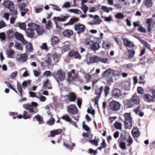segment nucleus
I'll return each instance as SVG.
<instances>
[{"label":"nucleus","mask_w":155,"mask_h":155,"mask_svg":"<svg viewBox=\"0 0 155 155\" xmlns=\"http://www.w3.org/2000/svg\"><path fill=\"white\" fill-rule=\"evenodd\" d=\"M40 48L42 49L45 50H48V47L46 43H43L41 46Z\"/></svg>","instance_id":"obj_58"},{"label":"nucleus","mask_w":155,"mask_h":155,"mask_svg":"<svg viewBox=\"0 0 155 155\" xmlns=\"http://www.w3.org/2000/svg\"><path fill=\"white\" fill-rule=\"evenodd\" d=\"M59 40V38L58 37L55 36L52 37L51 39L52 45H56L58 42Z\"/></svg>","instance_id":"obj_30"},{"label":"nucleus","mask_w":155,"mask_h":155,"mask_svg":"<svg viewBox=\"0 0 155 155\" xmlns=\"http://www.w3.org/2000/svg\"><path fill=\"white\" fill-rule=\"evenodd\" d=\"M61 118H62L66 121L71 122V119L67 115H64L61 117Z\"/></svg>","instance_id":"obj_44"},{"label":"nucleus","mask_w":155,"mask_h":155,"mask_svg":"<svg viewBox=\"0 0 155 155\" xmlns=\"http://www.w3.org/2000/svg\"><path fill=\"white\" fill-rule=\"evenodd\" d=\"M34 118H35L37 121L39 122V124L43 123V119L39 114H38Z\"/></svg>","instance_id":"obj_37"},{"label":"nucleus","mask_w":155,"mask_h":155,"mask_svg":"<svg viewBox=\"0 0 155 155\" xmlns=\"http://www.w3.org/2000/svg\"><path fill=\"white\" fill-rule=\"evenodd\" d=\"M51 54L50 53H48L47 55L45 60V62L48 64V65H50L51 62Z\"/></svg>","instance_id":"obj_33"},{"label":"nucleus","mask_w":155,"mask_h":155,"mask_svg":"<svg viewBox=\"0 0 155 155\" xmlns=\"http://www.w3.org/2000/svg\"><path fill=\"white\" fill-rule=\"evenodd\" d=\"M68 97L70 101L74 102L77 98L76 94L74 92L70 93L68 95Z\"/></svg>","instance_id":"obj_23"},{"label":"nucleus","mask_w":155,"mask_h":155,"mask_svg":"<svg viewBox=\"0 0 155 155\" xmlns=\"http://www.w3.org/2000/svg\"><path fill=\"white\" fill-rule=\"evenodd\" d=\"M128 53V57L129 59H131L132 58L135 54V51L133 50L129 49L127 50Z\"/></svg>","instance_id":"obj_32"},{"label":"nucleus","mask_w":155,"mask_h":155,"mask_svg":"<svg viewBox=\"0 0 155 155\" xmlns=\"http://www.w3.org/2000/svg\"><path fill=\"white\" fill-rule=\"evenodd\" d=\"M117 19H123L124 17V15L121 12L117 13L115 16Z\"/></svg>","instance_id":"obj_49"},{"label":"nucleus","mask_w":155,"mask_h":155,"mask_svg":"<svg viewBox=\"0 0 155 155\" xmlns=\"http://www.w3.org/2000/svg\"><path fill=\"white\" fill-rule=\"evenodd\" d=\"M122 40L124 45L125 47L132 48L134 46L133 42L128 40L127 38H123Z\"/></svg>","instance_id":"obj_15"},{"label":"nucleus","mask_w":155,"mask_h":155,"mask_svg":"<svg viewBox=\"0 0 155 155\" xmlns=\"http://www.w3.org/2000/svg\"><path fill=\"white\" fill-rule=\"evenodd\" d=\"M62 131V129H61L52 130L50 132V136L51 137H54L55 135L60 134Z\"/></svg>","instance_id":"obj_20"},{"label":"nucleus","mask_w":155,"mask_h":155,"mask_svg":"<svg viewBox=\"0 0 155 155\" xmlns=\"http://www.w3.org/2000/svg\"><path fill=\"white\" fill-rule=\"evenodd\" d=\"M132 133L134 137H138L140 136V132L137 128H134L132 131Z\"/></svg>","instance_id":"obj_24"},{"label":"nucleus","mask_w":155,"mask_h":155,"mask_svg":"<svg viewBox=\"0 0 155 155\" xmlns=\"http://www.w3.org/2000/svg\"><path fill=\"white\" fill-rule=\"evenodd\" d=\"M11 12V15L12 17H15L17 16V15L18 14V12L17 10H12L11 9V11H10Z\"/></svg>","instance_id":"obj_62"},{"label":"nucleus","mask_w":155,"mask_h":155,"mask_svg":"<svg viewBox=\"0 0 155 155\" xmlns=\"http://www.w3.org/2000/svg\"><path fill=\"white\" fill-rule=\"evenodd\" d=\"M15 54L14 51L12 50H8L6 52L8 57L9 58H13V56Z\"/></svg>","instance_id":"obj_35"},{"label":"nucleus","mask_w":155,"mask_h":155,"mask_svg":"<svg viewBox=\"0 0 155 155\" xmlns=\"http://www.w3.org/2000/svg\"><path fill=\"white\" fill-rule=\"evenodd\" d=\"M81 8L83 10L84 13L85 14L86 13L88 8V7L86 5H82Z\"/></svg>","instance_id":"obj_55"},{"label":"nucleus","mask_w":155,"mask_h":155,"mask_svg":"<svg viewBox=\"0 0 155 155\" xmlns=\"http://www.w3.org/2000/svg\"><path fill=\"white\" fill-rule=\"evenodd\" d=\"M126 141L128 143L127 145L128 146H130L133 142V140L130 135L129 136L128 138L126 140Z\"/></svg>","instance_id":"obj_53"},{"label":"nucleus","mask_w":155,"mask_h":155,"mask_svg":"<svg viewBox=\"0 0 155 155\" xmlns=\"http://www.w3.org/2000/svg\"><path fill=\"white\" fill-rule=\"evenodd\" d=\"M153 97L149 94H145L144 96V99L146 102H151L153 101Z\"/></svg>","instance_id":"obj_22"},{"label":"nucleus","mask_w":155,"mask_h":155,"mask_svg":"<svg viewBox=\"0 0 155 155\" xmlns=\"http://www.w3.org/2000/svg\"><path fill=\"white\" fill-rule=\"evenodd\" d=\"M31 82V81L30 80L24 81L22 83V86L23 88L25 89L28 85H30Z\"/></svg>","instance_id":"obj_43"},{"label":"nucleus","mask_w":155,"mask_h":155,"mask_svg":"<svg viewBox=\"0 0 155 155\" xmlns=\"http://www.w3.org/2000/svg\"><path fill=\"white\" fill-rule=\"evenodd\" d=\"M124 121L125 127L126 129H131L132 127L133 119L130 113H125L124 114Z\"/></svg>","instance_id":"obj_4"},{"label":"nucleus","mask_w":155,"mask_h":155,"mask_svg":"<svg viewBox=\"0 0 155 155\" xmlns=\"http://www.w3.org/2000/svg\"><path fill=\"white\" fill-rule=\"evenodd\" d=\"M25 5L24 3H23L19 5V8L21 11H25L28 12V8H25Z\"/></svg>","instance_id":"obj_38"},{"label":"nucleus","mask_w":155,"mask_h":155,"mask_svg":"<svg viewBox=\"0 0 155 155\" xmlns=\"http://www.w3.org/2000/svg\"><path fill=\"white\" fill-rule=\"evenodd\" d=\"M55 120L53 117L51 118L47 121V123L50 125H52L54 124Z\"/></svg>","instance_id":"obj_52"},{"label":"nucleus","mask_w":155,"mask_h":155,"mask_svg":"<svg viewBox=\"0 0 155 155\" xmlns=\"http://www.w3.org/2000/svg\"><path fill=\"white\" fill-rule=\"evenodd\" d=\"M102 46L103 48L106 49H108L111 46V44L109 42L104 41L103 43Z\"/></svg>","instance_id":"obj_36"},{"label":"nucleus","mask_w":155,"mask_h":155,"mask_svg":"<svg viewBox=\"0 0 155 155\" xmlns=\"http://www.w3.org/2000/svg\"><path fill=\"white\" fill-rule=\"evenodd\" d=\"M67 74L68 76L67 78V80L68 82L70 84L77 76L75 73V71L74 69H72L71 71L68 72Z\"/></svg>","instance_id":"obj_7"},{"label":"nucleus","mask_w":155,"mask_h":155,"mask_svg":"<svg viewBox=\"0 0 155 155\" xmlns=\"http://www.w3.org/2000/svg\"><path fill=\"white\" fill-rule=\"evenodd\" d=\"M7 37L9 39L13 38L15 37V33L12 30H9L7 32Z\"/></svg>","instance_id":"obj_27"},{"label":"nucleus","mask_w":155,"mask_h":155,"mask_svg":"<svg viewBox=\"0 0 155 155\" xmlns=\"http://www.w3.org/2000/svg\"><path fill=\"white\" fill-rule=\"evenodd\" d=\"M79 19L78 18L73 17L70 20V22L71 23V25H72L76 22L79 21Z\"/></svg>","instance_id":"obj_42"},{"label":"nucleus","mask_w":155,"mask_h":155,"mask_svg":"<svg viewBox=\"0 0 155 155\" xmlns=\"http://www.w3.org/2000/svg\"><path fill=\"white\" fill-rule=\"evenodd\" d=\"M28 26L29 27L28 28H30L33 31L36 30L38 34V35H40L41 32L39 31V29H38L39 28V26L38 25L31 22L28 24Z\"/></svg>","instance_id":"obj_12"},{"label":"nucleus","mask_w":155,"mask_h":155,"mask_svg":"<svg viewBox=\"0 0 155 155\" xmlns=\"http://www.w3.org/2000/svg\"><path fill=\"white\" fill-rule=\"evenodd\" d=\"M94 38L93 37L86 39L84 43L86 45H89L91 49L92 50L96 51L97 50V42L96 41L97 38H96L95 41L94 40Z\"/></svg>","instance_id":"obj_3"},{"label":"nucleus","mask_w":155,"mask_h":155,"mask_svg":"<svg viewBox=\"0 0 155 155\" xmlns=\"http://www.w3.org/2000/svg\"><path fill=\"white\" fill-rule=\"evenodd\" d=\"M63 34L64 36L69 38L73 35V32L72 30L66 29L63 31Z\"/></svg>","instance_id":"obj_25"},{"label":"nucleus","mask_w":155,"mask_h":155,"mask_svg":"<svg viewBox=\"0 0 155 155\" xmlns=\"http://www.w3.org/2000/svg\"><path fill=\"white\" fill-rule=\"evenodd\" d=\"M15 37L17 40L21 41L24 45H25L27 44V41L24 38L22 34L16 32L15 33Z\"/></svg>","instance_id":"obj_13"},{"label":"nucleus","mask_w":155,"mask_h":155,"mask_svg":"<svg viewBox=\"0 0 155 155\" xmlns=\"http://www.w3.org/2000/svg\"><path fill=\"white\" fill-rule=\"evenodd\" d=\"M68 56L70 57H74L75 59H81V55L77 51L72 50L70 51L68 54Z\"/></svg>","instance_id":"obj_9"},{"label":"nucleus","mask_w":155,"mask_h":155,"mask_svg":"<svg viewBox=\"0 0 155 155\" xmlns=\"http://www.w3.org/2000/svg\"><path fill=\"white\" fill-rule=\"evenodd\" d=\"M45 27L48 29H50L51 28L52 25L51 20L48 21L47 23L46 24Z\"/></svg>","instance_id":"obj_51"},{"label":"nucleus","mask_w":155,"mask_h":155,"mask_svg":"<svg viewBox=\"0 0 155 155\" xmlns=\"http://www.w3.org/2000/svg\"><path fill=\"white\" fill-rule=\"evenodd\" d=\"M143 4L147 8H150L153 5L152 0H144Z\"/></svg>","instance_id":"obj_26"},{"label":"nucleus","mask_w":155,"mask_h":155,"mask_svg":"<svg viewBox=\"0 0 155 155\" xmlns=\"http://www.w3.org/2000/svg\"><path fill=\"white\" fill-rule=\"evenodd\" d=\"M97 61V56L94 55L90 57L89 62L91 63H93L96 62Z\"/></svg>","instance_id":"obj_41"},{"label":"nucleus","mask_w":155,"mask_h":155,"mask_svg":"<svg viewBox=\"0 0 155 155\" xmlns=\"http://www.w3.org/2000/svg\"><path fill=\"white\" fill-rule=\"evenodd\" d=\"M17 24H18L19 28L23 30H25L26 28V25L25 22L21 23L18 22Z\"/></svg>","instance_id":"obj_39"},{"label":"nucleus","mask_w":155,"mask_h":155,"mask_svg":"<svg viewBox=\"0 0 155 155\" xmlns=\"http://www.w3.org/2000/svg\"><path fill=\"white\" fill-rule=\"evenodd\" d=\"M38 105V104L35 102H32L31 104H25L23 105L24 108L28 110L29 112L35 114L38 112V109L36 107Z\"/></svg>","instance_id":"obj_2"},{"label":"nucleus","mask_w":155,"mask_h":155,"mask_svg":"<svg viewBox=\"0 0 155 155\" xmlns=\"http://www.w3.org/2000/svg\"><path fill=\"white\" fill-rule=\"evenodd\" d=\"M3 5L5 7L11 11V9L14 7L13 3L8 0L5 1L3 3Z\"/></svg>","instance_id":"obj_17"},{"label":"nucleus","mask_w":155,"mask_h":155,"mask_svg":"<svg viewBox=\"0 0 155 155\" xmlns=\"http://www.w3.org/2000/svg\"><path fill=\"white\" fill-rule=\"evenodd\" d=\"M138 30L139 31H140L141 32H146L147 31L146 29L140 26H139L138 28Z\"/></svg>","instance_id":"obj_61"},{"label":"nucleus","mask_w":155,"mask_h":155,"mask_svg":"<svg viewBox=\"0 0 155 155\" xmlns=\"http://www.w3.org/2000/svg\"><path fill=\"white\" fill-rule=\"evenodd\" d=\"M68 11L71 13H74L75 14H81V11L78 9H70L68 10Z\"/></svg>","instance_id":"obj_40"},{"label":"nucleus","mask_w":155,"mask_h":155,"mask_svg":"<svg viewBox=\"0 0 155 155\" xmlns=\"http://www.w3.org/2000/svg\"><path fill=\"white\" fill-rule=\"evenodd\" d=\"M25 32L27 36L31 38H33L35 35L34 31L30 28L27 29Z\"/></svg>","instance_id":"obj_21"},{"label":"nucleus","mask_w":155,"mask_h":155,"mask_svg":"<svg viewBox=\"0 0 155 155\" xmlns=\"http://www.w3.org/2000/svg\"><path fill=\"white\" fill-rule=\"evenodd\" d=\"M112 74L114 77H119L121 75V73L118 71H114L108 69L104 72L103 74L104 76H106L110 74Z\"/></svg>","instance_id":"obj_8"},{"label":"nucleus","mask_w":155,"mask_h":155,"mask_svg":"<svg viewBox=\"0 0 155 155\" xmlns=\"http://www.w3.org/2000/svg\"><path fill=\"white\" fill-rule=\"evenodd\" d=\"M50 5L52 6L53 7V8L54 10L58 11H61V9H60L59 6L57 5L53 4H50Z\"/></svg>","instance_id":"obj_59"},{"label":"nucleus","mask_w":155,"mask_h":155,"mask_svg":"<svg viewBox=\"0 0 155 155\" xmlns=\"http://www.w3.org/2000/svg\"><path fill=\"white\" fill-rule=\"evenodd\" d=\"M75 30L78 34L83 33L84 31L85 27L84 25L79 23L75 24L74 26Z\"/></svg>","instance_id":"obj_10"},{"label":"nucleus","mask_w":155,"mask_h":155,"mask_svg":"<svg viewBox=\"0 0 155 155\" xmlns=\"http://www.w3.org/2000/svg\"><path fill=\"white\" fill-rule=\"evenodd\" d=\"M51 56L56 63H58L60 59L61 54L59 53H54L51 54Z\"/></svg>","instance_id":"obj_19"},{"label":"nucleus","mask_w":155,"mask_h":155,"mask_svg":"<svg viewBox=\"0 0 155 155\" xmlns=\"http://www.w3.org/2000/svg\"><path fill=\"white\" fill-rule=\"evenodd\" d=\"M43 87L42 89L45 90L46 89H51L52 88L51 84L50 83V81L47 79L45 81L43 82Z\"/></svg>","instance_id":"obj_16"},{"label":"nucleus","mask_w":155,"mask_h":155,"mask_svg":"<svg viewBox=\"0 0 155 155\" xmlns=\"http://www.w3.org/2000/svg\"><path fill=\"white\" fill-rule=\"evenodd\" d=\"M82 99L81 98H79L77 100V104L79 107L81 108L82 104Z\"/></svg>","instance_id":"obj_60"},{"label":"nucleus","mask_w":155,"mask_h":155,"mask_svg":"<svg viewBox=\"0 0 155 155\" xmlns=\"http://www.w3.org/2000/svg\"><path fill=\"white\" fill-rule=\"evenodd\" d=\"M43 75L44 76H45L47 77H49L53 76V74L51 71H45Z\"/></svg>","instance_id":"obj_50"},{"label":"nucleus","mask_w":155,"mask_h":155,"mask_svg":"<svg viewBox=\"0 0 155 155\" xmlns=\"http://www.w3.org/2000/svg\"><path fill=\"white\" fill-rule=\"evenodd\" d=\"M32 115H30L25 110H24L23 114V118L24 119H27L30 118Z\"/></svg>","instance_id":"obj_34"},{"label":"nucleus","mask_w":155,"mask_h":155,"mask_svg":"<svg viewBox=\"0 0 155 155\" xmlns=\"http://www.w3.org/2000/svg\"><path fill=\"white\" fill-rule=\"evenodd\" d=\"M68 18V16H66L61 17H54L53 18L56 25L57 27L58 26L57 21H64Z\"/></svg>","instance_id":"obj_18"},{"label":"nucleus","mask_w":155,"mask_h":155,"mask_svg":"<svg viewBox=\"0 0 155 155\" xmlns=\"http://www.w3.org/2000/svg\"><path fill=\"white\" fill-rule=\"evenodd\" d=\"M68 112L71 114H75L78 112V110L74 105H71L68 107Z\"/></svg>","instance_id":"obj_11"},{"label":"nucleus","mask_w":155,"mask_h":155,"mask_svg":"<svg viewBox=\"0 0 155 155\" xmlns=\"http://www.w3.org/2000/svg\"><path fill=\"white\" fill-rule=\"evenodd\" d=\"M89 152L90 154L93 155H95L97 153V150H94L91 148L89 149Z\"/></svg>","instance_id":"obj_64"},{"label":"nucleus","mask_w":155,"mask_h":155,"mask_svg":"<svg viewBox=\"0 0 155 155\" xmlns=\"http://www.w3.org/2000/svg\"><path fill=\"white\" fill-rule=\"evenodd\" d=\"M114 125L116 128L119 130L122 129V124L121 123L116 122Z\"/></svg>","instance_id":"obj_47"},{"label":"nucleus","mask_w":155,"mask_h":155,"mask_svg":"<svg viewBox=\"0 0 155 155\" xmlns=\"http://www.w3.org/2000/svg\"><path fill=\"white\" fill-rule=\"evenodd\" d=\"M107 146L105 140L104 139L102 140V143L101 144V147H99L97 149H101L102 148H105L107 147Z\"/></svg>","instance_id":"obj_54"},{"label":"nucleus","mask_w":155,"mask_h":155,"mask_svg":"<svg viewBox=\"0 0 155 155\" xmlns=\"http://www.w3.org/2000/svg\"><path fill=\"white\" fill-rule=\"evenodd\" d=\"M122 86L126 90H128L130 89V82L126 81L122 83Z\"/></svg>","instance_id":"obj_28"},{"label":"nucleus","mask_w":155,"mask_h":155,"mask_svg":"<svg viewBox=\"0 0 155 155\" xmlns=\"http://www.w3.org/2000/svg\"><path fill=\"white\" fill-rule=\"evenodd\" d=\"M140 98L137 93H135L132 96L130 100L127 101V104L129 108L133 107L135 104H138L140 102Z\"/></svg>","instance_id":"obj_5"},{"label":"nucleus","mask_w":155,"mask_h":155,"mask_svg":"<svg viewBox=\"0 0 155 155\" xmlns=\"http://www.w3.org/2000/svg\"><path fill=\"white\" fill-rule=\"evenodd\" d=\"M53 76L58 83L64 81L66 78L65 72L62 69H59L57 71H54Z\"/></svg>","instance_id":"obj_1"},{"label":"nucleus","mask_w":155,"mask_h":155,"mask_svg":"<svg viewBox=\"0 0 155 155\" xmlns=\"http://www.w3.org/2000/svg\"><path fill=\"white\" fill-rule=\"evenodd\" d=\"M17 89L19 92V95L21 97H22L23 90L21 84L18 82L17 83Z\"/></svg>","instance_id":"obj_31"},{"label":"nucleus","mask_w":155,"mask_h":155,"mask_svg":"<svg viewBox=\"0 0 155 155\" xmlns=\"http://www.w3.org/2000/svg\"><path fill=\"white\" fill-rule=\"evenodd\" d=\"M5 83L6 84V85L8 86V87L14 90L15 93L17 94H18V91L16 90V89L12 86V84L9 82H8L5 81Z\"/></svg>","instance_id":"obj_45"},{"label":"nucleus","mask_w":155,"mask_h":155,"mask_svg":"<svg viewBox=\"0 0 155 155\" xmlns=\"http://www.w3.org/2000/svg\"><path fill=\"white\" fill-rule=\"evenodd\" d=\"M120 147L123 150L126 149V143L125 142H122L120 144Z\"/></svg>","instance_id":"obj_56"},{"label":"nucleus","mask_w":155,"mask_h":155,"mask_svg":"<svg viewBox=\"0 0 155 155\" xmlns=\"http://www.w3.org/2000/svg\"><path fill=\"white\" fill-rule=\"evenodd\" d=\"M28 55L26 53L21 54L19 58L18 59L19 61H20L24 62L27 59Z\"/></svg>","instance_id":"obj_29"},{"label":"nucleus","mask_w":155,"mask_h":155,"mask_svg":"<svg viewBox=\"0 0 155 155\" xmlns=\"http://www.w3.org/2000/svg\"><path fill=\"white\" fill-rule=\"evenodd\" d=\"M70 45H64L63 47V50L64 52L70 50Z\"/></svg>","instance_id":"obj_48"},{"label":"nucleus","mask_w":155,"mask_h":155,"mask_svg":"<svg viewBox=\"0 0 155 155\" xmlns=\"http://www.w3.org/2000/svg\"><path fill=\"white\" fill-rule=\"evenodd\" d=\"M83 127L85 130L87 131H89L90 130V128L85 124V122L83 121L82 123Z\"/></svg>","instance_id":"obj_63"},{"label":"nucleus","mask_w":155,"mask_h":155,"mask_svg":"<svg viewBox=\"0 0 155 155\" xmlns=\"http://www.w3.org/2000/svg\"><path fill=\"white\" fill-rule=\"evenodd\" d=\"M121 95L120 91L118 88H115L112 91V96L116 99L118 98Z\"/></svg>","instance_id":"obj_14"},{"label":"nucleus","mask_w":155,"mask_h":155,"mask_svg":"<svg viewBox=\"0 0 155 155\" xmlns=\"http://www.w3.org/2000/svg\"><path fill=\"white\" fill-rule=\"evenodd\" d=\"M15 47L17 49L19 50H22V47L21 44L19 43H16Z\"/></svg>","instance_id":"obj_57"},{"label":"nucleus","mask_w":155,"mask_h":155,"mask_svg":"<svg viewBox=\"0 0 155 155\" xmlns=\"http://www.w3.org/2000/svg\"><path fill=\"white\" fill-rule=\"evenodd\" d=\"M121 105L119 102L115 101H112L109 104V109L112 111H117L120 108Z\"/></svg>","instance_id":"obj_6"},{"label":"nucleus","mask_w":155,"mask_h":155,"mask_svg":"<svg viewBox=\"0 0 155 155\" xmlns=\"http://www.w3.org/2000/svg\"><path fill=\"white\" fill-rule=\"evenodd\" d=\"M26 49L28 52L32 51L33 48L32 45L31 43H29L26 46Z\"/></svg>","instance_id":"obj_46"}]
</instances>
